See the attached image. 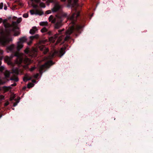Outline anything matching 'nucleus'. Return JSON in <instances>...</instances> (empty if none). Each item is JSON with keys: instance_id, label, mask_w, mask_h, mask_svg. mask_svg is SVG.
<instances>
[{"instance_id": "nucleus-12", "label": "nucleus", "mask_w": 153, "mask_h": 153, "mask_svg": "<svg viewBox=\"0 0 153 153\" xmlns=\"http://www.w3.org/2000/svg\"><path fill=\"white\" fill-rule=\"evenodd\" d=\"M23 59H22L21 58H17L16 60V62L17 64H21L22 62Z\"/></svg>"}, {"instance_id": "nucleus-20", "label": "nucleus", "mask_w": 153, "mask_h": 153, "mask_svg": "<svg viewBox=\"0 0 153 153\" xmlns=\"http://www.w3.org/2000/svg\"><path fill=\"white\" fill-rule=\"evenodd\" d=\"M4 74L6 77H8L10 76V73L8 71H6L5 72Z\"/></svg>"}, {"instance_id": "nucleus-55", "label": "nucleus", "mask_w": 153, "mask_h": 153, "mask_svg": "<svg viewBox=\"0 0 153 153\" xmlns=\"http://www.w3.org/2000/svg\"><path fill=\"white\" fill-rule=\"evenodd\" d=\"M40 0H33V1H34L36 3H38L40 1Z\"/></svg>"}, {"instance_id": "nucleus-59", "label": "nucleus", "mask_w": 153, "mask_h": 153, "mask_svg": "<svg viewBox=\"0 0 153 153\" xmlns=\"http://www.w3.org/2000/svg\"><path fill=\"white\" fill-rule=\"evenodd\" d=\"M4 9L5 10H7V6L6 5H4Z\"/></svg>"}, {"instance_id": "nucleus-39", "label": "nucleus", "mask_w": 153, "mask_h": 153, "mask_svg": "<svg viewBox=\"0 0 153 153\" xmlns=\"http://www.w3.org/2000/svg\"><path fill=\"white\" fill-rule=\"evenodd\" d=\"M5 99V96L2 95H0V100L1 101Z\"/></svg>"}, {"instance_id": "nucleus-24", "label": "nucleus", "mask_w": 153, "mask_h": 153, "mask_svg": "<svg viewBox=\"0 0 153 153\" xmlns=\"http://www.w3.org/2000/svg\"><path fill=\"white\" fill-rule=\"evenodd\" d=\"M48 25V22H41L40 23V25L41 26H45V25Z\"/></svg>"}, {"instance_id": "nucleus-29", "label": "nucleus", "mask_w": 153, "mask_h": 153, "mask_svg": "<svg viewBox=\"0 0 153 153\" xmlns=\"http://www.w3.org/2000/svg\"><path fill=\"white\" fill-rule=\"evenodd\" d=\"M39 37V35H36L33 36H31L30 37V39H32L33 40L34 39L36 38L37 39Z\"/></svg>"}, {"instance_id": "nucleus-46", "label": "nucleus", "mask_w": 153, "mask_h": 153, "mask_svg": "<svg viewBox=\"0 0 153 153\" xmlns=\"http://www.w3.org/2000/svg\"><path fill=\"white\" fill-rule=\"evenodd\" d=\"M20 34V33L19 31L15 32L14 35L15 36H17Z\"/></svg>"}, {"instance_id": "nucleus-43", "label": "nucleus", "mask_w": 153, "mask_h": 153, "mask_svg": "<svg viewBox=\"0 0 153 153\" xmlns=\"http://www.w3.org/2000/svg\"><path fill=\"white\" fill-rule=\"evenodd\" d=\"M23 16L24 18H27L28 17V13H25L23 15Z\"/></svg>"}, {"instance_id": "nucleus-63", "label": "nucleus", "mask_w": 153, "mask_h": 153, "mask_svg": "<svg viewBox=\"0 0 153 153\" xmlns=\"http://www.w3.org/2000/svg\"><path fill=\"white\" fill-rule=\"evenodd\" d=\"M66 0H61V1L62 2H64L66 1Z\"/></svg>"}, {"instance_id": "nucleus-50", "label": "nucleus", "mask_w": 153, "mask_h": 153, "mask_svg": "<svg viewBox=\"0 0 153 153\" xmlns=\"http://www.w3.org/2000/svg\"><path fill=\"white\" fill-rule=\"evenodd\" d=\"M30 39V41L27 43V45H30L32 43V42L33 40L32 39Z\"/></svg>"}, {"instance_id": "nucleus-22", "label": "nucleus", "mask_w": 153, "mask_h": 153, "mask_svg": "<svg viewBox=\"0 0 153 153\" xmlns=\"http://www.w3.org/2000/svg\"><path fill=\"white\" fill-rule=\"evenodd\" d=\"M49 19L50 21H51L52 23H54L55 22V20L54 19H53V16L52 15H51L50 16Z\"/></svg>"}, {"instance_id": "nucleus-15", "label": "nucleus", "mask_w": 153, "mask_h": 153, "mask_svg": "<svg viewBox=\"0 0 153 153\" xmlns=\"http://www.w3.org/2000/svg\"><path fill=\"white\" fill-rule=\"evenodd\" d=\"M3 90L5 91H8L9 90L11 89V87L10 86H4L2 87Z\"/></svg>"}, {"instance_id": "nucleus-14", "label": "nucleus", "mask_w": 153, "mask_h": 153, "mask_svg": "<svg viewBox=\"0 0 153 153\" xmlns=\"http://www.w3.org/2000/svg\"><path fill=\"white\" fill-rule=\"evenodd\" d=\"M10 58L9 56H6L5 57L4 60L5 62H7L8 64H10L11 63V62H10Z\"/></svg>"}, {"instance_id": "nucleus-37", "label": "nucleus", "mask_w": 153, "mask_h": 153, "mask_svg": "<svg viewBox=\"0 0 153 153\" xmlns=\"http://www.w3.org/2000/svg\"><path fill=\"white\" fill-rule=\"evenodd\" d=\"M47 29L45 28H43L41 30V31L42 33H44L47 32Z\"/></svg>"}, {"instance_id": "nucleus-26", "label": "nucleus", "mask_w": 153, "mask_h": 153, "mask_svg": "<svg viewBox=\"0 0 153 153\" xmlns=\"http://www.w3.org/2000/svg\"><path fill=\"white\" fill-rule=\"evenodd\" d=\"M63 36H62L59 37V38L58 39L57 41H56V44H57L58 43H59L61 41V40L62 39Z\"/></svg>"}, {"instance_id": "nucleus-30", "label": "nucleus", "mask_w": 153, "mask_h": 153, "mask_svg": "<svg viewBox=\"0 0 153 153\" xmlns=\"http://www.w3.org/2000/svg\"><path fill=\"white\" fill-rule=\"evenodd\" d=\"M66 36L65 37V41H67L68 40L70 39V35H66Z\"/></svg>"}, {"instance_id": "nucleus-6", "label": "nucleus", "mask_w": 153, "mask_h": 153, "mask_svg": "<svg viewBox=\"0 0 153 153\" xmlns=\"http://www.w3.org/2000/svg\"><path fill=\"white\" fill-rule=\"evenodd\" d=\"M7 20L6 19H4L3 21V23L6 28L11 27V25L10 24L7 22Z\"/></svg>"}, {"instance_id": "nucleus-9", "label": "nucleus", "mask_w": 153, "mask_h": 153, "mask_svg": "<svg viewBox=\"0 0 153 153\" xmlns=\"http://www.w3.org/2000/svg\"><path fill=\"white\" fill-rule=\"evenodd\" d=\"M37 27H33L30 30V33L31 34H34L36 31L37 30Z\"/></svg>"}, {"instance_id": "nucleus-48", "label": "nucleus", "mask_w": 153, "mask_h": 153, "mask_svg": "<svg viewBox=\"0 0 153 153\" xmlns=\"http://www.w3.org/2000/svg\"><path fill=\"white\" fill-rule=\"evenodd\" d=\"M4 68V66H0V71H3Z\"/></svg>"}, {"instance_id": "nucleus-60", "label": "nucleus", "mask_w": 153, "mask_h": 153, "mask_svg": "<svg viewBox=\"0 0 153 153\" xmlns=\"http://www.w3.org/2000/svg\"><path fill=\"white\" fill-rule=\"evenodd\" d=\"M3 19L2 18H0V23H1L2 22H3Z\"/></svg>"}, {"instance_id": "nucleus-28", "label": "nucleus", "mask_w": 153, "mask_h": 153, "mask_svg": "<svg viewBox=\"0 0 153 153\" xmlns=\"http://www.w3.org/2000/svg\"><path fill=\"white\" fill-rule=\"evenodd\" d=\"M13 71L14 73L17 74H18L19 72V70L18 68H16V69H14L13 70Z\"/></svg>"}, {"instance_id": "nucleus-33", "label": "nucleus", "mask_w": 153, "mask_h": 153, "mask_svg": "<svg viewBox=\"0 0 153 153\" xmlns=\"http://www.w3.org/2000/svg\"><path fill=\"white\" fill-rule=\"evenodd\" d=\"M15 97V96L14 95H11L10 97V101H11L13 100L14 98Z\"/></svg>"}, {"instance_id": "nucleus-31", "label": "nucleus", "mask_w": 153, "mask_h": 153, "mask_svg": "<svg viewBox=\"0 0 153 153\" xmlns=\"http://www.w3.org/2000/svg\"><path fill=\"white\" fill-rule=\"evenodd\" d=\"M38 46L40 50L41 51H42L45 47V46L43 45H39Z\"/></svg>"}, {"instance_id": "nucleus-52", "label": "nucleus", "mask_w": 153, "mask_h": 153, "mask_svg": "<svg viewBox=\"0 0 153 153\" xmlns=\"http://www.w3.org/2000/svg\"><path fill=\"white\" fill-rule=\"evenodd\" d=\"M32 7L34 8H37V7H38V6L37 5V4H33L32 5Z\"/></svg>"}, {"instance_id": "nucleus-41", "label": "nucleus", "mask_w": 153, "mask_h": 153, "mask_svg": "<svg viewBox=\"0 0 153 153\" xmlns=\"http://www.w3.org/2000/svg\"><path fill=\"white\" fill-rule=\"evenodd\" d=\"M17 24L16 22H12V24L11 25V27L15 26L17 25Z\"/></svg>"}, {"instance_id": "nucleus-44", "label": "nucleus", "mask_w": 153, "mask_h": 153, "mask_svg": "<svg viewBox=\"0 0 153 153\" xmlns=\"http://www.w3.org/2000/svg\"><path fill=\"white\" fill-rule=\"evenodd\" d=\"M23 79L25 82H26L28 80V78L26 76L24 77Z\"/></svg>"}, {"instance_id": "nucleus-45", "label": "nucleus", "mask_w": 153, "mask_h": 153, "mask_svg": "<svg viewBox=\"0 0 153 153\" xmlns=\"http://www.w3.org/2000/svg\"><path fill=\"white\" fill-rule=\"evenodd\" d=\"M4 4L3 3L1 2L0 3V9H2L3 7Z\"/></svg>"}, {"instance_id": "nucleus-57", "label": "nucleus", "mask_w": 153, "mask_h": 153, "mask_svg": "<svg viewBox=\"0 0 153 153\" xmlns=\"http://www.w3.org/2000/svg\"><path fill=\"white\" fill-rule=\"evenodd\" d=\"M53 0H47V2H48L52 3L53 2Z\"/></svg>"}, {"instance_id": "nucleus-42", "label": "nucleus", "mask_w": 153, "mask_h": 153, "mask_svg": "<svg viewBox=\"0 0 153 153\" xmlns=\"http://www.w3.org/2000/svg\"><path fill=\"white\" fill-rule=\"evenodd\" d=\"M22 21V19L21 18H18L16 20V22L17 24H19Z\"/></svg>"}, {"instance_id": "nucleus-49", "label": "nucleus", "mask_w": 153, "mask_h": 153, "mask_svg": "<svg viewBox=\"0 0 153 153\" xmlns=\"http://www.w3.org/2000/svg\"><path fill=\"white\" fill-rule=\"evenodd\" d=\"M51 13V10H48L46 11L45 13L47 14H48Z\"/></svg>"}, {"instance_id": "nucleus-40", "label": "nucleus", "mask_w": 153, "mask_h": 153, "mask_svg": "<svg viewBox=\"0 0 153 153\" xmlns=\"http://www.w3.org/2000/svg\"><path fill=\"white\" fill-rule=\"evenodd\" d=\"M49 51V49L48 48H45L44 50V51L43 52V53L44 54H46Z\"/></svg>"}, {"instance_id": "nucleus-19", "label": "nucleus", "mask_w": 153, "mask_h": 153, "mask_svg": "<svg viewBox=\"0 0 153 153\" xmlns=\"http://www.w3.org/2000/svg\"><path fill=\"white\" fill-rule=\"evenodd\" d=\"M20 41L19 42H21L23 43L24 42H26L27 39L25 37H24L22 38H21L19 39Z\"/></svg>"}, {"instance_id": "nucleus-53", "label": "nucleus", "mask_w": 153, "mask_h": 153, "mask_svg": "<svg viewBox=\"0 0 153 153\" xmlns=\"http://www.w3.org/2000/svg\"><path fill=\"white\" fill-rule=\"evenodd\" d=\"M35 68L34 67H32L30 69V71H33Z\"/></svg>"}, {"instance_id": "nucleus-7", "label": "nucleus", "mask_w": 153, "mask_h": 153, "mask_svg": "<svg viewBox=\"0 0 153 153\" xmlns=\"http://www.w3.org/2000/svg\"><path fill=\"white\" fill-rule=\"evenodd\" d=\"M23 47V45L22 42H17L16 49L18 51H19Z\"/></svg>"}, {"instance_id": "nucleus-34", "label": "nucleus", "mask_w": 153, "mask_h": 153, "mask_svg": "<svg viewBox=\"0 0 153 153\" xmlns=\"http://www.w3.org/2000/svg\"><path fill=\"white\" fill-rule=\"evenodd\" d=\"M73 1L75 3L78 0H68V4L69 5H70L71 1Z\"/></svg>"}, {"instance_id": "nucleus-64", "label": "nucleus", "mask_w": 153, "mask_h": 153, "mask_svg": "<svg viewBox=\"0 0 153 153\" xmlns=\"http://www.w3.org/2000/svg\"><path fill=\"white\" fill-rule=\"evenodd\" d=\"M1 61H0V65H1Z\"/></svg>"}, {"instance_id": "nucleus-1", "label": "nucleus", "mask_w": 153, "mask_h": 153, "mask_svg": "<svg viewBox=\"0 0 153 153\" xmlns=\"http://www.w3.org/2000/svg\"><path fill=\"white\" fill-rule=\"evenodd\" d=\"M79 15V13L76 11L75 13L73 14L71 16L69 17L66 13L62 12L60 14H58L56 15V16L59 19L64 17L67 18L68 19L71 20V23L74 24V21L76 20L77 18Z\"/></svg>"}, {"instance_id": "nucleus-3", "label": "nucleus", "mask_w": 153, "mask_h": 153, "mask_svg": "<svg viewBox=\"0 0 153 153\" xmlns=\"http://www.w3.org/2000/svg\"><path fill=\"white\" fill-rule=\"evenodd\" d=\"M75 23V22H74V24H73L74 25ZM82 25L77 24L76 25V27L74 28V25H73L68 28L66 32V34L70 35L74 30L77 33H79V30L82 28Z\"/></svg>"}, {"instance_id": "nucleus-25", "label": "nucleus", "mask_w": 153, "mask_h": 153, "mask_svg": "<svg viewBox=\"0 0 153 153\" xmlns=\"http://www.w3.org/2000/svg\"><path fill=\"white\" fill-rule=\"evenodd\" d=\"M11 80H14L16 82H18L19 81V79L17 77H12L10 79Z\"/></svg>"}, {"instance_id": "nucleus-38", "label": "nucleus", "mask_w": 153, "mask_h": 153, "mask_svg": "<svg viewBox=\"0 0 153 153\" xmlns=\"http://www.w3.org/2000/svg\"><path fill=\"white\" fill-rule=\"evenodd\" d=\"M30 12L31 15H34L35 14V11L33 10H30Z\"/></svg>"}, {"instance_id": "nucleus-18", "label": "nucleus", "mask_w": 153, "mask_h": 153, "mask_svg": "<svg viewBox=\"0 0 153 153\" xmlns=\"http://www.w3.org/2000/svg\"><path fill=\"white\" fill-rule=\"evenodd\" d=\"M44 13L43 12L41 11L38 10H35V14L42 15Z\"/></svg>"}, {"instance_id": "nucleus-62", "label": "nucleus", "mask_w": 153, "mask_h": 153, "mask_svg": "<svg viewBox=\"0 0 153 153\" xmlns=\"http://www.w3.org/2000/svg\"><path fill=\"white\" fill-rule=\"evenodd\" d=\"M31 79H32V77H30L29 78H28V80H30Z\"/></svg>"}, {"instance_id": "nucleus-27", "label": "nucleus", "mask_w": 153, "mask_h": 153, "mask_svg": "<svg viewBox=\"0 0 153 153\" xmlns=\"http://www.w3.org/2000/svg\"><path fill=\"white\" fill-rule=\"evenodd\" d=\"M34 85L33 83H29L27 84V88H32L33 86Z\"/></svg>"}, {"instance_id": "nucleus-36", "label": "nucleus", "mask_w": 153, "mask_h": 153, "mask_svg": "<svg viewBox=\"0 0 153 153\" xmlns=\"http://www.w3.org/2000/svg\"><path fill=\"white\" fill-rule=\"evenodd\" d=\"M32 52H34V54L30 55L32 57H33L36 56V52L34 49H33Z\"/></svg>"}, {"instance_id": "nucleus-51", "label": "nucleus", "mask_w": 153, "mask_h": 153, "mask_svg": "<svg viewBox=\"0 0 153 153\" xmlns=\"http://www.w3.org/2000/svg\"><path fill=\"white\" fill-rule=\"evenodd\" d=\"M5 82L2 81L1 79H0V85H2L4 84Z\"/></svg>"}, {"instance_id": "nucleus-35", "label": "nucleus", "mask_w": 153, "mask_h": 153, "mask_svg": "<svg viewBox=\"0 0 153 153\" xmlns=\"http://www.w3.org/2000/svg\"><path fill=\"white\" fill-rule=\"evenodd\" d=\"M24 52L26 54L28 53L29 52V48L28 47L26 48L24 50Z\"/></svg>"}, {"instance_id": "nucleus-5", "label": "nucleus", "mask_w": 153, "mask_h": 153, "mask_svg": "<svg viewBox=\"0 0 153 153\" xmlns=\"http://www.w3.org/2000/svg\"><path fill=\"white\" fill-rule=\"evenodd\" d=\"M61 7V5L59 2H56L54 4L53 7L51 9L53 12H56L59 11Z\"/></svg>"}, {"instance_id": "nucleus-23", "label": "nucleus", "mask_w": 153, "mask_h": 153, "mask_svg": "<svg viewBox=\"0 0 153 153\" xmlns=\"http://www.w3.org/2000/svg\"><path fill=\"white\" fill-rule=\"evenodd\" d=\"M3 50L0 49V60H1L2 59L3 57Z\"/></svg>"}, {"instance_id": "nucleus-56", "label": "nucleus", "mask_w": 153, "mask_h": 153, "mask_svg": "<svg viewBox=\"0 0 153 153\" xmlns=\"http://www.w3.org/2000/svg\"><path fill=\"white\" fill-rule=\"evenodd\" d=\"M16 85V83H14L13 84H12L11 85V86H15Z\"/></svg>"}, {"instance_id": "nucleus-61", "label": "nucleus", "mask_w": 153, "mask_h": 153, "mask_svg": "<svg viewBox=\"0 0 153 153\" xmlns=\"http://www.w3.org/2000/svg\"><path fill=\"white\" fill-rule=\"evenodd\" d=\"M32 81L33 82L35 83L36 82V81L35 80L33 79L32 80Z\"/></svg>"}, {"instance_id": "nucleus-58", "label": "nucleus", "mask_w": 153, "mask_h": 153, "mask_svg": "<svg viewBox=\"0 0 153 153\" xmlns=\"http://www.w3.org/2000/svg\"><path fill=\"white\" fill-rule=\"evenodd\" d=\"M19 100V99H18V100ZM19 102V101H18L16 103H14V104H13V106H16L17 104V103Z\"/></svg>"}, {"instance_id": "nucleus-10", "label": "nucleus", "mask_w": 153, "mask_h": 153, "mask_svg": "<svg viewBox=\"0 0 153 153\" xmlns=\"http://www.w3.org/2000/svg\"><path fill=\"white\" fill-rule=\"evenodd\" d=\"M65 48H62L59 51L60 57H61L65 53Z\"/></svg>"}, {"instance_id": "nucleus-2", "label": "nucleus", "mask_w": 153, "mask_h": 153, "mask_svg": "<svg viewBox=\"0 0 153 153\" xmlns=\"http://www.w3.org/2000/svg\"><path fill=\"white\" fill-rule=\"evenodd\" d=\"M10 33L9 32H6L3 33L0 38V43L4 45L5 43L9 42L12 40L10 37Z\"/></svg>"}, {"instance_id": "nucleus-54", "label": "nucleus", "mask_w": 153, "mask_h": 153, "mask_svg": "<svg viewBox=\"0 0 153 153\" xmlns=\"http://www.w3.org/2000/svg\"><path fill=\"white\" fill-rule=\"evenodd\" d=\"M9 104V102L8 101L6 102L4 104V106H6Z\"/></svg>"}, {"instance_id": "nucleus-32", "label": "nucleus", "mask_w": 153, "mask_h": 153, "mask_svg": "<svg viewBox=\"0 0 153 153\" xmlns=\"http://www.w3.org/2000/svg\"><path fill=\"white\" fill-rule=\"evenodd\" d=\"M39 6L40 7L42 8H45L46 7L45 4L43 2L40 3Z\"/></svg>"}, {"instance_id": "nucleus-16", "label": "nucleus", "mask_w": 153, "mask_h": 153, "mask_svg": "<svg viewBox=\"0 0 153 153\" xmlns=\"http://www.w3.org/2000/svg\"><path fill=\"white\" fill-rule=\"evenodd\" d=\"M15 48V46L14 45H11L7 47V49L10 51H12Z\"/></svg>"}, {"instance_id": "nucleus-8", "label": "nucleus", "mask_w": 153, "mask_h": 153, "mask_svg": "<svg viewBox=\"0 0 153 153\" xmlns=\"http://www.w3.org/2000/svg\"><path fill=\"white\" fill-rule=\"evenodd\" d=\"M62 21H60L57 22L55 25V28L56 29H59L62 25Z\"/></svg>"}, {"instance_id": "nucleus-11", "label": "nucleus", "mask_w": 153, "mask_h": 153, "mask_svg": "<svg viewBox=\"0 0 153 153\" xmlns=\"http://www.w3.org/2000/svg\"><path fill=\"white\" fill-rule=\"evenodd\" d=\"M65 30V29H62L61 30H58L59 33H56L53 36V37L54 39H56V38L60 34H61L62 32L63 31H64Z\"/></svg>"}, {"instance_id": "nucleus-13", "label": "nucleus", "mask_w": 153, "mask_h": 153, "mask_svg": "<svg viewBox=\"0 0 153 153\" xmlns=\"http://www.w3.org/2000/svg\"><path fill=\"white\" fill-rule=\"evenodd\" d=\"M58 53V52L57 51H55L52 54H50L49 56V58L51 59L53 58Z\"/></svg>"}, {"instance_id": "nucleus-4", "label": "nucleus", "mask_w": 153, "mask_h": 153, "mask_svg": "<svg viewBox=\"0 0 153 153\" xmlns=\"http://www.w3.org/2000/svg\"><path fill=\"white\" fill-rule=\"evenodd\" d=\"M53 64L52 61H50L45 63L44 64L41 65L39 68L40 73L42 74L43 73V70L45 68H48L49 66L52 65Z\"/></svg>"}, {"instance_id": "nucleus-17", "label": "nucleus", "mask_w": 153, "mask_h": 153, "mask_svg": "<svg viewBox=\"0 0 153 153\" xmlns=\"http://www.w3.org/2000/svg\"><path fill=\"white\" fill-rule=\"evenodd\" d=\"M30 59L26 58L24 59L23 60L24 62L25 63L27 64H29L30 63Z\"/></svg>"}, {"instance_id": "nucleus-21", "label": "nucleus", "mask_w": 153, "mask_h": 153, "mask_svg": "<svg viewBox=\"0 0 153 153\" xmlns=\"http://www.w3.org/2000/svg\"><path fill=\"white\" fill-rule=\"evenodd\" d=\"M14 56L17 57V58H19L21 57L22 55L18 52H16L14 54Z\"/></svg>"}, {"instance_id": "nucleus-47", "label": "nucleus", "mask_w": 153, "mask_h": 153, "mask_svg": "<svg viewBox=\"0 0 153 153\" xmlns=\"http://www.w3.org/2000/svg\"><path fill=\"white\" fill-rule=\"evenodd\" d=\"M39 76V74L38 73H37L35 74H34L33 76L35 78H38Z\"/></svg>"}]
</instances>
